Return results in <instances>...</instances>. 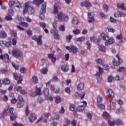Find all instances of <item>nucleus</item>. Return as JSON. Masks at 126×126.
<instances>
[{
	"instance_id": "nucleus-21",
	"label": "nucleus",
	"mask_w": 126,
	"mask_h": 126,
	"mask_svg": "<svg viewBox=\"0 0 126 126\" xmlns=\"http://www.w3.org/2000/svg\"><path fill=\"white\" fill-rule=\"evenodd\" d=\"M48 59H51V61L53 63H56V61H57V58L54 57V55L52 54H48Z\"/></svg>"
},
{
	"instance_id": "nucleus-44",
	"label": "nucleus",
	"mask_w": 126,
	"mask_h": 126,
	"mask_svg": "<svg viewBox=\"0 0 126 126\" xmlns=\"http://www.w3.org/2000/svg\"><path fill=\"white\" fill-rule=\"evenodd\" d=\"M20 71L21 73H26V72L27 71V68L22 67L20 68Z\"/></svg>"
},
{
	"instance_id": "nucleus-46",
	"label": "nucleus",
	"mask_w": 126,
	"mask_h": 126,
	"mask_svg": "<svg viewBox=\"0 0 126 126\" xmlns=\"http://www.w3.org/2000/svg\"><path fill=\"white\" fill-rule=\"evenodd\" d=\"M59 31H62V32H64L65 30V28H64V25H61L59 27Z\"/></svg>"
},
{
	"instance_id": "nucleus-25",
	"label": "nucleus",
	"mask_w": 126,
	"mask_h": 126,
	"mask_svg": "<svg viewBox=\"0 0 126 126\" xmlns=\"http://www.w3.org/2000/svg\"><path fill=\"white\" fill-rule=\"evenodd\" d=\"M28 13H29V14H33V13L35 12V10H34V8H33V7L29 6L28 10Z\"/></svg>"
},
{
	"instance_id": "nucleus-60",
	"label": "nucleus",
	"mask_w": 126,
	"mask_h": 126,
	"mask_svg": "<svg viewBox=\"0 0 126 126\" xmlns=\"http://www.w3.org/2000/svg\"><path fill=\"white\" fill-rule=\"evenodd\" d=\"M113 80H114V77L112 76H110L108 78V82H112Z\"/></svg>"
},
{
	"instance_id": "nucleus-52",
	"label": "nucleus",
	"mask_w": 126,
	"mask_h": 126,
	"mask_svg": "<svg viewBox=\"0 0 126 126\" xmlns=\"http://www.w3.org/2000/svg\"><path fill=\"white\" fill-rule=\"evenodd\" d=\"M32 79H33V83H38V78H37V77L33 76L32 77Z\"/></svg>"
},
{
	"instance_id": "nucleus-20",
	"label": "nucleus",
	"mask_w": 126,
	"mask_h": 126,
	"mask_svg": "<svg viewBox=\"0 0 126 126\" xmlns=\"http://www.w3.org/2000/svg\"><path fill=\"white\" fill-rule=\"evenodd\" d=\"M42 2H44V0H34L32 1L33 4H35L36 6H40V4H41V3H42Z\"/></svg>"
},
{
	"instance_id": "nucleus-53",
	"label": "nucleus",
	"mask_w": 126,
	"mask_h": 126,
	"mask_svg": "<svg viewBox=\"0 0 126 126\" xmlns=\"http://www.w3.org/2000/svg\"><path fill=\"white\" fill-rule=\"evenodd\" d=\"M108 124L110 126H114L116 125L115 121H111L108 120Z\"/></svg>"
},
{
	"instance_id": "nucleus-26",
	"label": "nucleus",
	"mask_w": 126,
	"mask_h": 126,
	"mask_svg": "<svg viewBox=\"0 0 126 126\" xmlns=\"http://www.w3.org/2000/svg\"><path fill=\"white\" fill-rule=\"evenodd\" d=\"M75 97H80L81 100H82L83 98H84V96H85V93H83L82 94H78V93H75Z\"/></svg>"
},
{
	"instance_id": "nucleus-38",
	"label": "nucleus",
	"mask_w": 126,
	"mask_h": 126,
	"mask_svg": "<svg viewBox=\"0 0 126 126\" xmlns=\"http://www.w3.org/2000/svg\"><path fill=\"white\" fill-rule=\"evenodd\" d=\"M122 15H123V14L120 11H117L114 14L115 17H121Z\"/></svg>"
},
{
	"instance_id": "nucleus-61",
	"label": "nucleus",
	"mask_w": 126,
	"mask_h": 126,
	"mask_svg": "<svg viewBox=\"0 0 126 126\" xmlns=\"http://www.w3.org/2000/svg\"><path fill=\"white\" fill-rule=\"evenodd\" d=\"M69 109L72 112H73V111H74V104L70 105V106H69Z\"/></svg>"
},
{
	"instance_id": "nucleus-42",
	"label": "nucleus",
	"mask_w": 126,
	"mask_h": 126,
	"mask_svg": "<svg viewBox=\"0 0 126 126\" xmlns=\"http://www.w3.org/2000/svg\"><path fill=\"white\" fill-rule=\"evenodd\" d=\"M72 22L73 24L77 25V24H78V19H77V18L74 17L73 18Z\"/></svg>"
},
{
	"instance_id": "nucleus-49",
	"label": "nucleus",
	"mask_w": 126,
	"mask_h": 126,
	"mask_svg": "<svg viewBox=\"0 0 126 126\" xmlns=\"http://www.w3.org/2000/svg\"><path fill=\"white\" fill-rule=\"evenodd\" d=\"M85 40V37L83 36L77 38V42H83Z\"/></svg>"
},
{
	"instance_id": "nucleus-58",
	"label": "nucleus",
	"mask_w": 126,
	"mask_h": 126,
	"mask_svg": "<svg viewBox=\"0 0 126 126\" xmlns=\"http://www.w3.org/2000/svg\"><path fill=\"white\" fill-rule=\"evenodd\" d=\"M47 68H43L42 69H41L40 70L41 73H42L43 74H46V73H47Z\"/></svg>"
},
{
	"instance_id": "nucleus-37",
	"label": "nucleus",
	"mask_w": 126,
	"mask_h": 126,
	"mask_svg": "<svg viewBox=\"0 0 126 126\" xmlns=\"http://www.w3.org/2000/svg\"><path fill=\"white\" fill-rule=\"evenodd\" d=\"M43 93L46 95V96H48L49 95V93L50 92V91L49 90L48 88H45L43 90Z\"/></svg>"
},
{
	"instance_id": "nucleus-40",
	"label": "nucleus",
	"mask_w": 126,
	"mask_h": 126,
	"mask_svg": "<svg viewBox=\"0 0 126 126\" xmlns=\"http://www.w3.org/2000/svg\"><path fill=\"white\" fill-rule=\"evenodd\" d=\"M116 38H117L118 39V40H121V41H120V43H123V37L121 34H119V35H117L116 36Z\"/></svg>"
},
{
	"instance_id": "nucleus-36",
	"label": "nucleus",
	"mask_w": 126,
	"mask_h": 126,
	"mask_svg": "<svg viewBox=\"0 0 126 126\" xmlns=\"http://www.w3.org/2000/svg\"><path fill=\"white\" fill-rule=\"evenodd\" d=\"M117 7H118V8H121V9H126V7H125V3H124L121 4H118Z\"/></svg>"
},
{
	"instance_id": "nucleus-13",
	"label": "nucleus",
	"mask_w": 126,
	"mask_h": 126,
	"mask_svg": "<svg viewBox=\"0 0 126 126\" xmlns=\"http://www.w3.org/2000/svg\"><path fill=\"white\" fill-rule=\"evenodd\" d=\"M51 32L54 33V37L56 40H60V35L57 30H51Z\"/></svg>"
},
{
	"instance_id": "nucleus-64",
	"label": "nucleus",
	"mask_w": 126,
	"mask_h": 126,
	"mask_svg": "<svg viewBox=\"0 0 126 126\" xmlns=\"http://www.w3.org/2000/svg\"><path fill=\"white\" fill-rule=\"evenodd\" d=\"M26 33H27V34L29 36H31V35H32V31L29 30L28 31H26Z\"/></svg>"
},
{
	"instance_id": "nucleus-35",
	"label": "nucleus",
	"mask_w": 126,
	"mask_h": 126,
	"mask_svg": "<svg viewBox=\"0 0 126 126\" xmlns=\"http://www.w3.org/2000/svg\"><path fill=\"white\" fill-rule=\"evenodd\" d=\"M103 117L105 120H108V119H110V115L108 114L106 112H105L103 114Z\"/></svg>"
},
{
	"instance_id": "nucleus-2",
	"label": "nucleus",
	"mask_w": 126,
	"mask_h": 126,
	"mask_svg": "<svg viewBox=\"0 0 126 126\" xmlns=\"http://www.w3.org/2000/svg\"><path fill=\"white\" fill-rule=\"evenodd\" d=\"M13 110L14 109L12 108H10L9 110H8L7 108L5 109L2 114H0V118L1 119H4V116H5V115H11L10 117V121H15L17 118V114L14 113L12 114V113H13Z\"/></svg>"
},
{
	"instance_id": "nucleus-16",
	"label": "nucleus",
	"mask_w": 126,
	"mask_h": 126,
	"mask_svg": "<svg viewBox=\"0 0 126 126\" xmlns=\"http://www.w3.org/2000/svg\"><path fill=\"white\" fill-rule=\"evenodd\" d=\"M83 103L84 104L79 106L77 108V110L78 111H79V112H82L84 110H85V107H86V106L87 105V103L86 102V101H83Z\"/></svg>"
},
{
	"instance_id": "nucleus-57",
	"label": "nucleus",
	"mask_w": 126,
	"mask_h": 126,
	"mask_svg": "<svg viewBox=\"0 0 126 126\" xmlns=\"http://www.w3.org/2000/svg\"><path fill=\"white\" fill-rule=\"evenodd\" d=\"M73 33L75 35H78V34H80V31L79 30H76L73 31Z\"/></svg>"
},
{
	"instance_id": "nucleus-59",
	"label": "nucleus",
	"mask_w": 126,
	"mask_h": 126,
	"mask_svg": "<svg viewBox=\"0 0 126 126\" xmlns=\"http://www.w3.org/2000/svg\"><path fill=\"white\" fill-rule=\"evenodd\" d=\"M5 19H6V20H12V18L11 17V15H9L8 14V16H6Z\"/></svg>"
},
{
	"instance_id": "nucleus-56",
	"label": "nucleus",
	"mask_w": 126,
	"mask_h": 126,
	"mask_svg": "<svg viewBox=\"0 0 126 126\" xmlns=\"http://www.w3.org/2000/svg\"><path fill=\"white\" fill-rule=\"evenodd\" d=\"M125 69L126 68H125V67H120L119 68V69L117 70V71L119 72H123V71H125Z\"/></svg>"
},
{
	"instance_id": "nucleus-29",
	"label": "nucleus",
	"mask_w": 126,
	"mask_h": 126,
	"mask_svg": "<svg viewBox=\"0 0 126 126\" xmlns=\"http://www.w3.org/2000/svg\"><path fill=\"white\" fill-rule=\"evenodd\" d=\"M24 106V101H18L17 103V107L18 108H22Z\"/></svg>"
},
{
	"instance_id": "nucleus-62",
	"label": "nucleus",
	"mask_w": 126,
	"mask_h": 126,
	"mask_svg": "<svg viewBox=\"0 0 126 126\" xmlns=\"http://www.w3.org/2000/svg\"><path fill=\"white\" fill-rule=\"evenodd\" d=\"M65 92L66 93H68V94H69V93H70L71 91H70V88L69 87H67L65 89Z\"/></svg>"
},
{
	"instance_id": "nucleus-41",
	"label": "nucleus",
	"mask_w": 126,
	"mask_h": 126,
	"mask_svg": "<svg viewBox=\"0 0 126 126\" xmlns=\"http://www.w3.org/2000/svg\"><path fill=\"white\" fill-rule=\"evenodd\" d=\"M0 37L2 38H5L6 37V33H5V32L4 31L1 32L0 33Z\"/></svg>"
},
{
	"instance_id": "nucleus-22",
	"label": "nucleus",
	"mask_w": 126,
	"mask_h": 126,
	"mask_svg": "<svg viewBox=\"0 0 126 126\" xmlns=\"http://www.w3.org/2000/svg\"><path fill=\"white\" fill-rule=\"evenodd\" d=\"M30 2H28L25 4V6L24 7V10H23V13L24 14H25V13H27V11L28 12V8L29 7V3Z\"/></svg>"
},
{
	"instance_id": "nucleus-23",
	"label": "nucleus",
	"mask_w": 126,
	"mask_h": 126,
	"mask_svg": "<svg viewBox=\"0 0 126 126\" xmlns=\"http://www.w3.org/2000/svg\"><path fill=\"white\" fill-rule=\"evenodd\" d=\"M97 68L98 69L99 72H97L95 75L96 76H100L102 73H103V68L100 66H97Z\"/></svg>"
},
{
	"instance_id": "nucleus-43",
	"label": "nucleus",
	"mask_w": 126,
	"mask_h": 126,
	"mask_svg": "<svg viewBox=\"0 0 126 126\" xmlns=\"http://www.w3.org/2000/svg\"><path fill=\"white\" fill-rule=\"evenodd\" d=\"M19 25L21 26H23V27H28V26H29L28 23L26 22H21L19 23Z\"/></svg>"
},
{
	"instance_id": "nucleus-55",
	"label": "nucleus",
	"mask_w": 126,
	"mask_h": 126,
	"mask_svg": "<svg viewBox=\"0 0 126 126\" xmlns=\"http://www.w3.org/2000/svg\"><path fill=\"white\" fill-rule=\"evenodd\" d=\"M37 101H38V103H39L40 104H42V103H43V102H44V99H43V98H42L41 97H39L37 98Z\"/></svg>"
},
{
	"instance_id": "nucleus-39",
	"label": "nucleus",
	"mask_w": 126,
	"mask_h": 126,
	"mask_svg": "<svg viewBox=\"0 0 126 126\" xmlns=\"http://www.w3.org/2000/svg\"><path fill=\"white\" fill-rule=\"evenodd\" d=\"M115 125H116V126H121V125H124V123H123V121L122 120H117L115 121Z\"/></svg>"
},
{
	"instance_id": "nucleus-47",
	"label": "nucleus",
	"mask_w": 126,
	"mask_h": 126,
	"mask_svg": "<svg viewBox=\"0 0 126 126\" xmlns=\"http://www.w3.org/2000/svg\"><path fill=\"white\" fill-rule=\"evenodd\" d=\"M10 33L12 37H16L17 36V33L13 30L11 31Z\"/></svg>"
},
{
	"instance_id": "nucleus-34",
	"label": "nucleus",
	"mask_w": 126,
	"mask_h": 126,
	"mask_svg": "<svg viewBox=\"0 0 126 126\" xmlns=\"http://www.w3.org/2000/svg\"><path fill=\"white\" fill-rule=\"evenodd\" d=\"M66 38V41L67 43H69L70 42V40L71 39H72V35H68L65 36Z\"/></svg>"
},
{
	"instance_id": "nucleus-48",
	"label": "nucleus",
	"mask_w": 126,
	"mask_h": 126,
	"mask_svg": "<svg viewBox=\"0 0 126 126\" xmlns=\"http://www.w3.org/2000/svg\"><path fill=\"white\" fill-rule=\"evenodd\" d=\"M5 47H7V48H10V47H11V41H6Z\"/></svg>"
},
{
	"instance_id": "nucleus-27",
	"label": "nucleus",
	"mask_w": 126,
	"mask_h": 126,
	"mask_svg": "<svg viewBox=\"0 0 126 126\" xmlns=\"http://www.w3.org/2000/svg\"><path fill=\"white\" fill-rule=\"evenodd\" d=\"M103 101V97L100 95H98L97 97V102L96 105L99 104H102V102Z\"/></svg>"
},
{
	"instance_id": "nucleus-33",
	"label": "nucleus",
	"mask_w": 126,
	"mask_h": 126,
	"mask_svg": "<svg viewBox=\"0 0 126 126\" xmlns=\"http://www.w3.org/2000/svg\"><path fill=\"white\" fill-rule=\"evenodd\" d=\"M96 106L100 110H105V105L102 103L96 104Z\"/></svg>"
},
{
	"instance_id": "nucleus-9",
	"label": "nucleus",
	"mask_w": 126,
	"mask_h": 126,
	"mask_svg": "<svg viewBox=\"0 0 126 126\" xmlns=\"http://www.w3.org/2000/svg\"><path fill=\"white\" fill-rule=\"evenodd\" d=\"M66 49L69 51V53H73L74 54H76L78 52L77 48L73 45H71L70 47L66 46Z\"/></svg>"
},
{
	"instance_id": "nucleus-54",
	"label": "nucleus",
	"mask_w": 126,
	"mask_h": 126,
	"mask_svg": "<svg viewBox=\"0 0 126 126\" xmlns=\"http://www.w3.org/2000/svg\"><path fill=\"white\" fill-rule=\"evenodd\" d=\"M17 99H18V102L24 101V100H23V97L21 95H19L17 97Z\"/></svg>"
},
{
	"instance_id": "nucleus-11",
	"label": "nucleus",
	"mask_w": 126,
	"mask_h": 126,
	"mask_svg": "<svg viewBox=\"0 0 126 126\" xmlns=\"http://www.w3.org/2000/svg\"><path fill=\"white\" fill-rule=\"evenodd\" d=\"M97 44L98 46L99 51H100L101 52H106V47L100 44V39H97Z\"/></svg>"
},
{
	"instance_id": "nucleus-63",
	"label": "nucleus",
	"mask_w": 126,
	"mask_h": 126,
	"mask_svg": "<svg viewBox=\"0 0 126 126\" xmlns=\"http://www.w3.org/2000/svg\"><path fill=\"white\" fill-rule=\"evenodd\" d=\"M51 122H51L52 126H58V123L57 122H55V120H52Z\"/></svg>"
},
{
	"instance_id": "nucleus-51",
	"label": "nucleus",
	"mask_w": 126,
	"mask_h": 126,
	"mask_svg": "<svg viewBox=\"0 0 126 126\" xmlns=\"http://www.w3.org/2000/svg\"><path fill=\"white\" fill-rule=\"evenodd\" d=\"M39 26L40 27H42L43 29H45L46 28V26H47V25L45 23H39Z\"/></svg>"
},
{
	"instance_id": "nucleus-18",
	"label": "nucleus",
	"mask_w": 126,
	"mask_h": 126,
	"mask_svg": "<svg viewBox=\"0 0 126 126\" xmlns=\"http://www.w3.org/2000/svg\"><path fill=\"white\" fill-rule=\"evenodd\" d=\"M81 5L83 7L86 6L87 8H90V7H91V6H92L91 3L88 1L82 2L81 3Z\"/></svg>"
},
{
	"instance_id": "nucleus-50",
	"label": "nucleus",
	"mask_w": 126,
	"mask_h": 126,
	"mask_svg": "<svg viewBox=\"0 0 126 126\" xmlns=\"http://www.w3.org/2000/svg\"><path fill=\"white\" fill-rule=\"evenodd\" d=\"M5 44H6V41L3 40L0 41V46L1 47H5Z\"/></svg>"
},
{
	"instance_id": "nucleus-15",
	"label": "nucleus",
	"mask_w": 126,
	"mask_h": 126,
	"mask_svg": "<svg viewBox=\"0 0 126 126\" xmlns=\"http://www.w3.org/2000/svg\"><path fill=\"white\" fill-rule=\"evenodd\" d=\"M106 93L109 97L111 98H114L115 97V94H114V92L113 90L110 88H108L106 91Z\"/></svg>"
},
{
	"instance_id": "nucleus-5",
	"label": "nucleus",
	"mask_w": 126,
	"mask_h": 126,
	"mask_svg": "<svg viewBox=\"0 0 126 126\" xmlns=\"http://www.w3.org/2000/svg\"><path fill=\"white\" fill-rule=\"evenodd\" d=\"M10 7L11 8H12V6L13 5H15L16 7H18V8H22V7H23V3H19V2H18V1H12L11 0L8 3Z\"/></svg>"
},
{
	"instance_id": "nucleus-3",
	"label": "nucleus",
	"mask_w": 126,
	"mask_h": 126,
	"mask_svg": "<svg viewBox=\"0 0 126 126\" xmlns=\"http://www.w3.org/2000/svg\"><path fill=\"white\" fill-rule=\"evenodd\" d=\"M102 39L104 40V41H106L105 42V45L108 46V45H111L112 44H114L115 43V39L113 37H111L109 39V36L106 35V33L104 32H102L100 34Z\"/></svg>"
},
{
	"instance_id": "nucleus-24",
	"label": "nucleus",
	"mask_w": 126,
	"mask_h": 126,
	"mask_svg": "<svg viewBox=\"0 0 126 126\" xmlns=\"http://www.w3.org/2000/svg\"><path fill=\"white\" fill-rule=\"evenodd\" d=\"M61 69L63 72H66L68 71V66L67 65L64 64L62 66Z\"/></svg>"
},
{
	"instance_id": "nucleus-17",
	"label": "nucleus",
	"mask_w": 126,
	"mask_h": 126,
	"mask_svg": "<svg viewBox=\"0 0 126 126\" xmlns=\"http://www.w3.org/2000/svg\"><path fill=\"white\" fill-rule=\"evenodd\" d=\"M37 119V117L36 115L34 113H31L29 116V122L30 123H33L34 121Z\"/></svg>"
},
{
	"instance_id": "nucleus-30",
	"label": "nucleus",
	"mask_w": 126,
	"mask_h": 126,
	"mask_svg": "<svg viewBox=\"0 0 126 126\" xmlns=\"http://www.w3.org/2000/svg\"><path fill=\"white\" fill-rule=\"evenodd\" d=\"M2 82L4 84H6V85H8L10 84V81L8 78H5L2 81Z\"/></svg>"
},
{
	"instance_id": "nucleus-19",
	"label": "nucleus",
	"mask_w": 126,
	"mask_h": 126,
	"mask_svg": "<svg viewBox=\"0 0 126 126\" xmlns=\"http://www.w3.org/2000/svg\"><path fill=\"white\" fill-rule=\"evenodd\" d=\"M51 88L54 93H56L57 94L60 93V88L58 86H52Z\"/></svg>"
},
{
	"instance_id": "nucleus-12",
	"label": "nucleus",
	"mask_w": 126,
	"mask_h": 126,
	"mask_svg": "<svg viewBox=\"0 0 126 126\" xmlns=\"http://www.w3.org/2000/svg\"><path fill=\"white\" fill-rule=\"evenodd\" d=\"M93 13H88V21L90 23H93L94 21H95V19H94V17L92 15Z\"/></svg>"
},
{
	"instance_id": "nucleus-7",
	"label": "nucleus",
	"mask_w": 126,
	"mask_h": 126,
	"mask_svg": "<svg viewBox=\"0 0 126 126\" xmlns=\"http://www.w3.org/2000/svg\"><path fill=\"white\" fill-rule=\"evenodd\" d=\"M22 52H21L19 49H13L12 51V56L15 58H18L22 56Z\"/></svg>"
},
{
	"instance_id": "nucleus-10",
	"label": "nucleus",
	"mask_w": 126,
	"mask_h": 126,
	"mask_svg": "<svg viewBox=\"0 0 126 126\" xmlns=\"http://www.w3.org/2000/svg\"><path fill=\"white\" fill-rule=\"evenodd\" d=\"M95 62L98 64H101V65H103V66H104L105 67V70H109V68H110V67L107 65L104 64V62H103L102 59H97L95 60Z\"/></svg>"
},
{
	"instance_id": "nucleus-32",
	"label": "nucleus",
	"mask_w": 126,
	"mask_h": 126,
	"mask_svg": "<svg viewBox=\"0 0 126 126\" xmlns=\"http://www.w3.org/2000/svg\"><path fill=\"white\" fill-rule=\"evenodd\" d=\"M110 108L111 110H114L116 108V103L113 102L112 101L110 102Z\"/></svg>"
},
{
	"instance_id": "nucleus-4",
	"label": "nucleus",
	"mask_w": 126,
	"mask_h": 126,
	"mask_svg": "<svg viewBox=\"0 0 126 126\" xmlns=\"http://www.w3.org/2000/svg\"><path fill=\"white\" fill-rule=\"evenodd\" d=\"M46 7H47V2H45L41 6V10L40 12L39 18L41 20L45 19V12H46Z\"/></svg>"
},
{
	"instance_id": "nucleus-45",
	"label": "nucleus",
	"mask_w": 126,
	"mask_h": 126,
	"mask_svg": "<svg viewBox=\"0 0 126 126\" xmlns=\"http://www.w3.org/2000/svg\"><path fill=\"white\" fill-rule=\"evenodd\" d=\"M42 92H41V89L37 88L35 91V94L36 95H41Z\"/></svg>"
},
{
	"instance_id": "nucleus-14",
	"label": "nucleus",
	"mask_w": 126,
	"mask_h": 126,
	"mask_svg": "<svg viewBox=\"0 0 126 126\" xmlns=\"http://www.w3.org/2000/svg\"><path fill=\"white\" fill-rule=\"evenodd\" d=\"M84 89V83L82 82H79L77 85V89L78 91H82Z\"/></svg>"
},
{
	"instance_id": "nucleus-1",
	"label": "nucleus",
	"mask_w": 126,
	"mask_h": 126,
	"mask_svg": "<svg viewBox=\"0 0 126 126\" xmlns=\"http://www.w3.org/2000/svg\"><path fill=\"white\" fill-rule=\"evenodd\" d=\"M61 4L55 3L54 6L53 13L57 14V16L55 17V21H60V22H63V21H68V16L65 15L63 12H59V9H61ZM59 12V13H58Z\"/></svg>"
},
{
	"instance_id": "nucleus-31",
	"label": "nucleus",
	"mask_w": 126,
	"mask_h": 126,
	"mask_svg": "<svg viewBox=\"0 0 126 126\" xmlns=\"http://www.w3.org/2000/svg\"><path fill=\"white\" fill-rule=\"evenodd\" d=\"M4 60L5 63H10V60H9V56H8V55L7 54H5L4 56Z\"/></svg>"
},
{
	"instance_id": "nucleus-8",
	"label": "nucleus",
	"mask_w": 126,
	"mask_h": 126,
	"mask_svg": "<svg viewBox=\"0 0 126 126\" xmlns=\"http://www.w3.org/2000/svg\"><path fill=\"white\" fill-rule=\"evenodd\" d=\"M116 58L118 59V61L116 60L115 59H114L113 61V64L115 66H119L120 65V63H123V60L121 58H120V56H119V54H117L116 56Z\"/></svg>"
},
{
	"instance_id": "nucleus-6",
	"label": "nucleus",
	"mask_w": 126,
	"mask_h": 126,
	"mask_svg": "<svg viewBox=\"0 0 126 126\" xmlns=\"http://www.w3.org/2000/svg\"><path fill=\"white\" fill-rule=\"evenodd\" d=\"M32 40H34L35 42H36L38 46L42 45V35H40L36 37V36H33L32 37Z\"/></svg>"
},
{
	"instance_id": "nucleus-28",
	"label": "nucleus",
	"mask_w": 126,
	"mask_h": 126,
	"mask_svg": "<svg viewBox=\"0 0 126 126\" xmlns=\"http://www.w3.org/2000/svg\"><path fill=\"white\" fill-rule=\"evenodd\" d=\"M55 102L56 104H59L62 102V98L60 97V96H56L54 98Z\"/></svg>"
}]
</instances>
